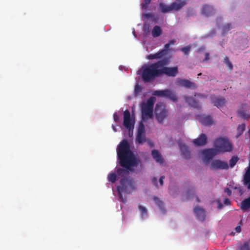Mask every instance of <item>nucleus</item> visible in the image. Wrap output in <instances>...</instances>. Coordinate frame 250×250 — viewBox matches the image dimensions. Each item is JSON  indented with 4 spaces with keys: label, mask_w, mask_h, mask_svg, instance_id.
Returning <instances> with one entry per match:
<instances>
[{
    "label": "nucleus",
    "mask_w": 250,
    "mask_h": 250,
    "mask_svg": "<svg viewBox=\"0 0 250 250\" xmlns=\"http://www.w3.org/2000/svg\"><path fill=\"white\" fill-rule=\"evenodd\" d=\"M152 182L157 187H158V185H157V179L156 177H153L152 179Z\"/></svg>",
    "instance_id": "obj_46"
},
{
    "label": "nucleus",
    "mask_w": 250,
    "mask_h": 250,
    "mask_svg": "<svg viewBox=\"0 0 250 250\" xmlns=\"http://www.w3.org/2000/svg\"><path fill=\"white\" fill-rule=\"evenodd\" d=\"M232 28V26L230 23H227L222 27V34L225 35L228 33V32Z\"/></svg>",
    "instance_id": "obj_26"
},
{
    "label": "nucleus",
    "mask_w": 250,
    "mask_h": 250,
    "mask_svg": "<svg viewBox=\"0 0 250 250\" xmlns=\"http://www.w3.org/2000/svg\"><path fill=\"white\" fill-rule=\"evenodd\" d=\"M121 186L117 187L118 196L122 202L125 204L126 200L123 197L122 193L129 194L136 188L135 182L129 178H123L120 180Z\"/></svg>",
    "instance_id": "obj_3"
},
{
    "label": "nucleus",
    "mask_w": 250,
    "mask_h": 250,
    "mask_svg": "<svg viewBox=\"0 0 250 250\" xmlns=\"http://www.w3.org/2000/svg\"><path fill=\"white\" fill-rule=\"evenodd\" d=\"M146 141L145 135V127L143 123L139 125L136 136V142L139 144H142Z\"/></svg>",
    "instance_id": "obj_11"
},
{
    "label": "nucleus",
    "mask_w": 250,
    "mask_h": 250,
    "mask_svg": "<svg viewBox=\"0 0 250 250\" xmlns=\"http://www.w3.org/2000/svg\"><path fill=\"white\" fill-rule=\"evenodd\" d=\"M204 48H200L198 50V52H200L201 51V50H203Z\"/></svg>",
    "instance_id": "obj_55"
},
{
    "label": "nucleus",
    "mask_w": 250,
    "mask_h": 250,
    "mask_svg": "<svg viewBox=\"0 0 250 250\" xmlns=\"http://www.w3.org/2000/svg\"><path fill=\"white\" fill-rule=\"evenodd\" d=\"M209 59V54L208 53H206L205 57L204 60V61H207Z\"/></svg>",
    "instance_id": "obj_47"
},
{
    "label": "nucleus",
    "mask_w": 250,
    "mask_h": 250,
    "mask_svg": "<svg viewBox=\"0 0 250 250\" xmlns=\"http://www.w3.org/2000/svg\"><path fill=\"white\" fill-rule=\"evenodd\" d=\"M128 135L129 137H132L133 135V129L131 130H128Z\"/></svg>",
    "instance_id": "obj_49"
},
{
    "label": "nucleus",
    "mask_w": 250,
    "mask_h": 250,
    "mask_svg": "<svg viewBox=\"0 0 250 250\" xmlns=\"http://www.w3.org/2000/svg\"><path fill=\"white\" fill-rule=\"evenodd\" d=\"M237 250H250V243L248 242H245L239 245Z\"/></svg>",
    "instance_id": "obj_29"
},
{
    "label": "nucleus",
    "mask_w": 250,
    "mask_h": 250,
    "mask_svg": "<svg viewBox=\"0 0 250 250\" xmlns=\"http://www.w3.org/2000/svg\"><path fill=\"white\" fill-rule=\"evenodd\" d=\"M246 175L250 176V168L248 169V170L246 171Z\"/></svg>",
    "instance_id": "obj_50"
},
{
    "label": "nucleus",
    "mask_w": 250,
    "mask_h": 250,
    "mask_svg": "<svg viewBox=\"0 0 250 250\" xmlns=\"http://www.w3.org/2000/svg\"><path fill=\"white\" fill-rule=\"evenodd\" d=\"M141 88L138 84H136L135 87V92L136 93H138L141 92Z\"/></svg>",
    "instance_id": "obj_43"
},
{
    "label": "nucleus",
    "mask_w": 250,
    "mask_h": 250,
    "mask_svg": "<svg viewBox=\"0 0 250 250\" xmlns=\"http://www.w3.org/2000/svg\"><path fill=\"white\" fill-rule=\"evenodd\" d=\"M177 85L187 88L195 89L197 87L196 84L188 80L178 79L176 82Z\"/></svg>",
    "instance_id": "obj_13"
},
{
    "label": "nucleus",
    "mask_w": 250,
    "mask_h": 250,
    "mask_svg": "<svg viewBox=\"0 0 250 250\" xmlns=\"http://www.w3.org/2000/svg\"><path fill=\"white\" fill-rule=\"evenodd\" d=\"M150 26L147 24H145L143 27L144 33L147 34L150 31Z\"/></svg>",
    "instance_id": "obj_38"
},
{
    "label": "nucleus",
    "mask_w": 250,
    "mask_h": 250,
    "mask_svg": "<svg viewBox=\"0 0 250 250\" xmlns=\"http://www.w3.org/2000/svg\"><path fill=\"white\" fill-rule=\"evenodd\" d=\"M207 137L204 133H202L197 139L192 141L193 144L197 146H204L207 143Z\"/></svg>",
    "instance_id": "obj_15"
},
{
    "label": "nucleus",
    "mask_w": 250,
    "mask_h": 250,
    "mask_svg": "<svg viewBox=\"0 0 250 250\" xmlns=\"http://www.w3.org/2000/svg\"><path fill=\"white\" fill-rule=\"evenodd\" d=\"M162 62L163 64H161L160 72L161 76L163 75H166L168 77H174L178 73V66H175L174 67H167L166 65L168 64L169 62V59L167 58H164L160 61Z\"/></svg>",
    "instance_id": "obj_7"
},
{
    "label": "nucleus",
    "mask_w": 250,
    "mask_h": 250,
    "mask_svg": "<svg viewBox=\"0 0 250 250\" xmlns=\"http://www.w3.org/2000/svg\"><path fill=\"white\" fill-rule=\"evenodd\" d=\"M153 199V200L155 201V204L161 210H164L163 202L162 201H161L160 200H159V199L156 196H154Z\"/></svg>",
    "instance_id": "obj_27"
},
{
    "label": "nucleus",
    "mask_w": 250,
    "mask_h": 250,
    "mask_svg": "<svg viewBox=\"0 0 250 250\" xmlns=\"http://www.w3.org/2000/svg\"><path fill=\"white\" fill-rule=\"evenodd\" d=\"M198 76H201V73H200L198 74Z\"/></svg>",
    "instance_id": "obj_57"
},
{
    "label": "nucleus",
    "mask_w": 250,
    "mask_h": 250,
    "mask_svg": "<svg viewBox=\"0 0 250 250\" xmlns=\"http://www.w3.org/2000/svg\"><path fill=\"white\" fill-rule=\"evenodd\" d=\"M151 0H144L143 3L141 4L142 9L144 10L147 9Z\"/></svg>",
    "instance_id": "obj_36"
},
{
    "label": "nucleus",
    "mask_w": 250,
    "mask_h": 250,
    "mask_svg": "<svg viewBox=\"0 0 250 250\" xmlns=\"http://www.w3.org/2000/svg\"><path fill=\"white\" fill-rule=\"evenodd\" d=\"M213 146L218 154L231 152L233 148V145L227 138H217L214 142Z\"/></svg>",
    "instance_id": "obj_4"
},
{
    "label": "nucleus",
    "mask_w": 250,
    "mask_h": 250,
    "mask_svg": "<svg viewBox=\"0 0 250 250\" xmlns=\"http://www.w3.org/2000/svg\"><path fill=\"white\" fill-rule=\"evenodd\" d=\"M112 129H113V130L115 132H116V131H117V129H116V128L115 125H112Z\"/></svg>",
    "instance_id": "obj_51"
},
{
    "label": "nucleus",
    "mask_w": 250,
    "mask_h": 250,
    "mask_svg": "<svg viewBox=\"0 0 250 250\" xmlns=\"http://www.w3.org/2000/svg\"><path fill=\"white\" fill-rule=\"evenodd\" d=\"M162 34V30L161 27L158 25L154 26L152 30V35L154 38H157Z\"/></svg>",
    "instance_id": "obj_24"
},
{
    "label": "nucleus",
    "mask_w": 250,
    "mask_h": 250,
    "mask_svg": "<svg viewBox=\"0 0 250 250\" xmlns=\"http://www.w3.org/2000/svg\"><path fill=\"white\" fill-rule=\"evenodd\" d=\"M113 119L115 122H118L119 121V117L117 112H115L113 114Z\"/></svg>",
    "instance_id": "obj_41"
},
{
    "label": "nucleus",
    "mask_w": 250,
    "mask_h": 250,
    "mask_svg": "<svg viewBox=\"0 0 250 250\" xmlns=\"http://www.w3.org/2000/svg\"><path fill=\"white\" fill-rule=\"evenodd\" d=\"M145 17H146V18H149L150 17V14H146L145 15Z\"/></svg>",
    "instance_id": "obj_53"
},
{
    "label": "nucleus",
    "mask_w": 250,
    "mask_h": 250,
    "mask_svg": "<svg viewBox=\"0 0 250 250\" xmlns=\"http://www.w3.org/2000/svg\"><path fill=\"white\" fill-rule=\"evenodd\" d=\"M123 125L127 130H131L134 129L135 121L131 118L129 110H126L124 112Z\"/></svg>",
    "instance_id": "obj_10"
},
{
    "label": "nucleus",
    "mask_w": 250,
    "mask_h": 250,
    "mask_svg": "<svg viewBox=\"0 0 250 250\" xmlns=\"http://www.w3.org/2000/svg\"><path fill=\"white\" fill-rule=\"evenodd\" d=\"M214 13L215 10L211 6L205 5L202 7V13L206 16H210L213 15Z\"/></svg>",
    "instance_id": "obj_22"
},
{
    "label": "nucleus",
    "mask_w": 250,
    "mask_h": 250,
    "mask_svg": "<svg viewBox=\"0 0 250 250\" xmlns=\"http://www.w3.org/2000/svg\"><path fill=\"white\" fill-rule=\"evenodd\" d=\"M202 153L205 159L207 161L212 160L215 155L218 154L215 147L214 148L205 149L202 151Z\"/></svg>",
    "instance_id": "obj_14"
},
{
    "label": "nucleus",
    "mask_w": 250,
    "mask_h": 250,
    "mask_svg": "<svg viewBox=\"0 0 250 250\" xmlns=\"http://www.w3.org/2000/svg\"><path fill=\"white\" fill-rule=\"evenodd\" d=\"M184 99L186 102L188 103V104L192 107L196 108L197 109H200L201 108V106L199 102L193 98L188 96H185Z\"/></svg>",
    "instance_id": "obj_20"
},
{
    "label": "nucleus",
    "mask_w": 250,
    "mask_h": 250,
    "mask_svg": "<svg viewBox=\"0 0 250 250\" xmlns=\"http://www.w3.org/2000/svg\"><path fill=\"white\" fill-rule=\"evenodd\" d=\"M225 99L223 97H220L215 98L213 101V103L214 106H217L218 108L222 107L225 103Z\"/></svg>",
    "instance_id": "obj_23"
},
{
    "label": "nucleus",
    "mask_w": 250,
    "mask_h": 250,
    "mask_svg": "<svg viewBox=\"0 0 250 250\" xmlns=\"http://www.w3.org/2000/svg\"><path fill=\"white\" fill-rule=\"evenodd\" d=\"M164 178H165L164 176H161L160 178L159 182L161 186L163 185V180L164 179Z\"/></svg>",
    "instance_id": "obj_48"
},
{
    "label": "nucleus",
    "mask_w": 250,
    "mask_h": 250,
    "mask_svg": "<svg viewBox=\"0 0 250 250\" xmlns=\"http://www.w3.org/2000/svg\"><path fill=\"white\" fill-rule=\"evenodd\" d=\"M199 121L206 126L211 125L213 121L212 117L209 115H201L198 116Z\"/></svg>",
    "instance_id": "obj_16"
},
{
    "label": "nucleus",
    "mask_w": 250,
    "mask_h": 250,
    "mask_svg": "<svg viewBox=\"0 0 250 250\" xmlns=\"http://www.w3.org/2000/svg\"><path fill=\"white\" fill-rule=\"evenodd\" d=\"M117 156L120 165L124 168H118L117 174L121 177L128 175L129 171L132 170V167L137 166V163L126 140H123L119 145Z\"/></svg>",
    "instance_id": "obj_1"
},
{
    "label": "nucleus",
    "mask_w": 250,
    "mask_h": 250,
    "mask_svg": "<svg viewBox=\"0 0 250 250\" xmlns=\"http://www.w3.org/2000/svg\"><path fill=\"white\" fill-rule=\"evenodd\" d=\"M139 209L140 210V215L142 219H144L145 216L147 215V209L146 208L142 206H139Z\"/></svg>",
    "instance_id": "obj_28"
},
{
    "label": "nucleus",
    "mask_w": 250,
    "mask_h": 250,
    "mask_svg": "<svg viewBox=\"0 0 250 250\" xmlns=\"http://www.w3.org/2000/svg\"><path fill=\"white\" fill-rule=\"evenodd\" d=\"M167 53L166 49H162L155 54H151L147 56L146 58L148 60L159 59L164 57Z\"/></svg>",
    "instance_id": "obj_18"
},
{
    "label": "nucleus",
    "mask_w": 250,
    "mask_h": 250,
    "mask_svg": "<svg viewBox=\"0 0 250 250\" xmlns=\"http://www.w3.org/2000/svg\"><path fill=\"white\" fill-rule=\"evenodd\" d=\"M244 184L247 187L248 189H250V176L246 174L244 176Z\"/></svg>",
    "instance_id": "obj_33"
},
{
    "label": "nucleus",
    "mask_w": 250,
    "mask_h": 250,
    "mask_svg": "<svg viewBox=\"0 0 250 250\" xmlns=\"http://www.w3.org/2000/svg\"><path fill=\"white\" fill-rule=\"evenodd\" d=\"M154 104V98H149L146 103L141 104L142 116L144 120L151 118L153 116V109Z\"/></svg>",
    "instance_id": "obj_6"
},
{
    "label": "nucleus",
    "mask_w": 250,
    "mask_h": 250,
    "mask_svg": "<svg viewBox=\"0 0 250 250\" xmlns=\"http://www.w3.org/2000/svg\"><path fill=\"white\" fill-rule=\"evenodd\" d=\"M195 193V190L194 188L188 190L186 192V199H189L192 198Z\"/></svg>",
    "instance_id": "obj_32"
},
{
    "label": "nucleus",
    "mask_w": 250,
    "mask_h": 250,
    "mask_svg": "<svg viewBox=\"0 0 250 250\" xmlns=\"http://www.w3.org/2000/svg\"><path fill=\"white\" fill-rule=\"evenodd\" d=\"M175 42H176V41L175 40H172L169 41L168 43H166L165 45V49H166L167 52L168 49L169 48L170 45L171 44H174Z\"/></svg>",
    "instance_id": "obj_39"
},
{
    "label": "nucleus",
    "mask_w": 250,
    "mask_h": 250,
    "mask_svg": "<svg viewBox=\"0 0 250 250\" xmlns=\"http://www.w3.org/2000/svg\"><path fill=\"white\" fill-rule=\"evenodd\" d=\"M246 125L245 124H242L238 125L237 131V137L240 136L245 129Z\"/></svg>",
    "instance_id": "obj_30"
},
{
    "label": "nucleus",
    "mask_w": 250,
    "mask_h": 250,
    "mask_svg": "<svg viewBox=\"0 0 250 250\" xmlns=\"http://www.w3.org/2000/svg\"><path fill=\"white\" fill-rule=\"evenodd\" d=\"M151 155L154 160L158 163L162 165L164 163V159L161 153L157 149H153L151 151Z\"/></svg>",
    "instance_id": "obj_19"
},
{
    "label": "nucleus",
    "mask_w": 250,
    "mask_h": 250,
    "mask_svg": "<svg viewBox=\"0 0 250 250\" xmlns=\"http://www.w3.org/2000/svg\"><path fill=\"white\" fill-rule=\"evenodd\" d=\"M238 113L239 115L244 119H248L249 115L245 113L243 111H239Z\"/></svg>",
    "instance_id": "obj_40"
},
{
    "label": "nucleus",
    "mask_w": 250,
    "mask_h": 250,
    "mask_svg": "<svg viewBox=\"0 0 250 250\" xmlns=\"http://www.w3.org/2000/svg\"><path fill=\"white\" fill-rule=\"evenodd\" d=\"M194 212L197 219L201 221L205 220L206 215L203 208L196 207L194 208Z\"/></svg>",
    "instance_id": "obj_17"
},
{
    "label": "nucleus",
    "mask_w": 250,
    "mask_h": 250,
    "mask_svg": "<svg viewBox=\"0 0 250 250\" xmlns=\"http://www.w3.org/2000/svg\"><path fill=\"white\" fill-rule=\"evenodd\" d=\"M180 150L181 155L186 159L190 158V152L188 147L185 144L180 145Z\"/></svg>",
    "instance_id": "obj_21"
},
{
    "label": "nucleus",
    "mask_w": 250,
    "mask_h": 250,
    "mask_svg": "<svg viewBox=\"0 0 250 250\" xmlns=\"http://www.w3.org/2000/svg\"><path fill=\"white\" fill-rule=\"evenodd\" d=\"M149 144H150L151 146H153V145L151 142H150V143H149Z\"/></svg>",
    "instance_id": "obj_56"
},
{
    "label": "nucleus",
    "mask_w": 250,
    "mask_h": 250,
    "mask_svg": "<svg viewBox=\"0 0 250 250\" xmlns=\"http://www.w3.org/2000/svg\"><path fill=\"white\" fill-rule=\"evenodd\" d=\"M235 230L236 231V232L237 233H239L241 232V226L239 225L238 226H237L235 228Z\"/></svg>",
    "instance_id": "obj_45"
},
{
    "label": "nucleus",
    "mask_w": 250,
    "mask_h": 250,
    "mask_svg": "<svg viewBox=\"0 0 250 250\" xmlns=\"http://www.w3.org/2000/svg\"><path fill=\"white\" fill-rule=\"evenodd\" d=\"M224 204L225 205H227V206L230 205V201L228 198L225 199L224 200Z\"/></svg>",
    "instance_id": "obj_44"
},
{
    "label": "nucleus",
    "mask_w": 250,
    "mask_h": 250,
    "mask_svg": "<svg viewBox=\"0 0 250 250\" xmlns=\"http://www.w3.org/2000/svg\"><path fill=\"white\" fill-rule=\"evenodd\" d=\"M156 118L159 123H162L167 116V111L163 103L157 104L155 108Z\"/></svg>",
    "instance_id": "obj_8"
},
{
    "label": "nucleus",
    "mask_w": 250,
    "mask_h": 250,
    "mask_svg": "<svg viewBox=\"0 0 250 250\" xmlns=\"http://www.w3.org/2000/svg\"><path fill=\"white\" fill-rule=\"evenodd\" d=\"M239 158L236 156H233L229 160V166L230 167H233L239 161Z\"/></svg>",
    "instance_id": "obj_31"
},
{
    "label": "nucleus",
    "mask_w": 250,
    "mask_h": 250,
    "mask_svg": "<svg viewBox=\"0 0 250 250\" xmlns=\"http://www.w3.org/2000/svg\"><path fill=\"white\" fill-rule=\"evenodd\" d=\"M153 95L160 97L168 98L174 102H177L178 100V97L175 92L169 89L154 91Z\"/></svg>",
    "instance_id": "obj_9"
},
{
    "label": "nucleus",
    "mask_w": 250,
    "mask_h": 250,
    "mask_svg": "<svg viewBox=\"0 0 250 250\" xmlns=\"http://www.w3.org/2000/svg\"><path fill=\"white\" fill-rule=\"evenodd\" d=\"M222 208V205L221 203L219 202V205H218V208L221 209Z\"/></svg>",
    "instance_id": "obj_52"
},
{
    "label": "nucleus",
    "mask_w": 250,
    "mask_h": 250,
    "mask_svg": "<svg viewBox=\"0 0 250 250\" xmlns=\"http://www.w3.org/2000/svg\"><path fill=\"white\" fill-rule=\"evenodd\" d=\"M224 62L230 70H231L233 69V65L228 57H225Z\"/></svg>",
    "instance_id": "obj_34"
},
{
    "label": "nucleus",
    "mask_w": 250,
    "mask_h": 250,
    "mask_svg": "<svg viewBox=\"0 0 250 250\" xmlns=\"http://www.w3.org/2000/svg\"><path fill=\"white\" fill-rule=\"evenodd\" d=\"M108 180L112 183H114L117 180V176L114 173H110L108 176Z\"/></svg>",
    "instance_id": "obj_35"
},
{
    "label": "nucleus",
    "mask_w": 250,
    "mask_h": 250,
    "mask_svg": "<svg viewBox=\"0 0 250 250\" xmlns=\"http://www.w3.org/2000/svg\"><path fill=\"white\" fill-rule=\"evenodd\" d=\"M162 62L159 61L143 68L142 77L145 82H150L161 76L160 66Z\"/></svg>",
    "instance_id": "obj_2"
},
{
    "label": "nucleus",
    "mask_w": 250,
    "mask_h": 250,
    "mask_svg": "<svg viewBox=\"0 0 250 250\" xmlns=\"http://www.w3.org/2000/svg\"><path fill=\"white\" fill-rule=\"evenodd\" d=\"M224 191L225 193H226L227 194V195L229 196H230L231 194V190L228 188H226L224 189Z\"/></svg>",
    "instance_id": "obj_42"
},
{
    "label": "nucleus",
    "mask_w": 250,
    "mask_h": 250,
    "mask_svg": "<svg viewBox=\"0 0 250 250\" xmlns=\"http://www.w3.org/2000/svg\"><path fill=\"white\" fill-rule=\"evenodd\" d=\"M191 46L190 45L182 47L180 49V50L182 51L185 55H187L188 54L190 50Z\"/></svg>",
    "instance_id": "obj_37"
},
{
    "label": "nucleus",
    "mask_w": 250,
    "mask_h": 250,
    "mask_svg": "<svg viewBox=\"0 0 250 250\" xmlns=\"http://www.w3.org/2000/svg\"><path fill=\"white\" fill-rule=\"evenodd\" d=\"M196 200L197 202H199L200 201V200L199 199V198L198 197H196Z\"/></svg>",
    "instance_id": "obj_54"
},
{
    "label": "nucleus",
    "mask_w": 250,
    "mask_h": 250,
    "mask_svg": "<svg viewBox=\"0 0 250 250\" xmlns=\"http://www.w3.org/2000/svg\"><path fill=\"white\" fill-rule=\"evenodd\" d=\"M188 0H175L170 5H166L162 2L159 4L161 11L163 13H166L171 11H179L187 4Z\"/></svg>",
    "instance_id": "obj_5"
},
{
    "label": "nucleus",
    "mask_w": 250,
    "mask_h": 250,
    "mask_svg": "<svg viewBox=\"0 0 250 250\" xmlns=\"http://www.w3.org/2000/svg\"><path fill=\"white\" fill-rule=\"evenodd\" d=\"M229 167L227 162L220 160H215L211 163L210 169L211 170L228 169Z\"/></svg>",
    "instance_id": "obj_12"
},
{
    "label": "nucleus",
    "mask_w": 250,
    "mask_h": 250,
    "mask_svg": "<svg viewBox=\"0 0 250 250\" xmlns=\"http://www.w3.org/2000/svg\"><path fill=\"white\" fill-rule=\"evenodd\" d=\"M250 208V196L249 198L244 200L241 202V209L243 210H245L248 209Z\"/></svg>",
    "instance_id": "obj_25"
}]
</instances>
